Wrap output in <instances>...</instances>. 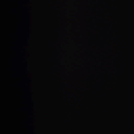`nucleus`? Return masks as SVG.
Listing matches in <instances>:
<instances>
[{
	"label": "nucleus",
	"instance_id": "nucleus-1",
	"mask_svg": "<svg viewBox=\"0 0 134 134\" xmlns=\"http://www.w3.org/2000/svg\"><path fill=\"white\" fill-rule=\"evenodd\" d=\"M69 63L68 62V134H69Z\"/></svg>",
	"mask_w": 134,
	"mask_h": 134
},
{
	"label": "nucleus",
	"instance_id": "nucleus-2",
	"mask_svg": "<svg viewBox=\"0 0 134 134\" xmlns=\"http://www.w3.org/2000/svg\"><path fill=\"white\" fill-rule=\"evenodd\" d=\"M55 134H62V131L60 127L58 128Z\"/></svg>",
	"mask_w": 134,
	"mask_h": 134
},
{
	"label": "nucleus",
	"instance_id": "nucleus-3",
	"mask_svg": "<svg viewBox=\"0 0 134 134\" xmlns=\"http://www.w3.org/2000/svg\"><path fill=\"white\" fill-rule=\"evenodd\" d=\"M72 134H81L80 133H79V132H78V131H76V130H73L72 132Z\"/></svg>",
	"mask_w": 134,
	"mask_h": 134
},
{
	"label": "nucleus",
	"instance_id": "nucleus-4",
	"mask_svg": "<svg viewBox=\"0 0 134 134\" xmlns=\"http://www.w3.org/2000/svg\"><path fill=\"white\" fill-rule=\"evenodd\" d=\"M32 134H34L33 132Z\"/></svg>",
	"mask_w": 134,
	"mask_h": 134
},
{
	"label": "nucleus",
	"instance_id": "nucleus-5",
	"mask_svg": "<svg viewBox=\"0 0 134 134\" xmlns=\"http://www.w3.org/2000/svg\"><path fill=\"white\" fill-rule=\"evenodd\" d=\"M73 97V98H74V96H73V97Z\"/></svg>",
	"mask_w": 134,
	"mask_h": 134
}]
</instances>
